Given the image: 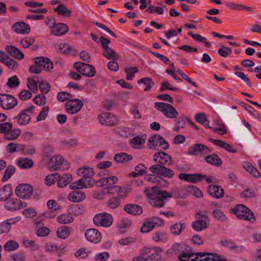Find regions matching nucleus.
Segmentation results:
<instances>
[{"instance_id": "obj_17", "label": "nucleus", "mask_w": 261, "mask_h": 261, "mask_svg": "<svg viewBox=\"0 0 261 261\" xmlns=\"http://www.w3.org/2000/svg\"><path fill=\"white\" fill-rule=\"evenodd\" d=\"M85 236L87 241L94 244L99 243L102 238L101 232L95 228L87 229L85 233Z\"/></svg>"}, {"instance_id": "obj_37", "label": "nucleus", "mask_w": 261, "mask_h": 261, "mask_svg": "<svg viewBox=\"0 0 261 261\" xmlns=\"http://www.w3.org/2000/svg\"><path fill=\"white\" fill-rule=\"evenodd\" d=\"M133 156L125 152L116 153L114 156V161L118 163H124L131 161Z\"/></svg>"}, {"instance_id": "obj_28", "label": "nucleus", "mask_w": 261, "mask_h": 261, "mask_svg": "<svg viewBox=\"0 0 261 261\" xmlns=\"http://www.w3.org/2000/svg\"><path fill=\"white\" fill-rule=\"evenodd\" d=\"M118 181V178L116 176H111L102 177L96 181V184L98 187L114 186Z\"/></svg>"}, {"instance_id": "obj_53", "label": "nucleus", "mask_w": 261, "mask_h": 261, "mask_svg": "<svg viewBox=\"0 0 261 261\" xmlns=\"http://www.w3.org/2000/svg\"><path fill=\"white\" fill-rule=\"evenodd\" d=\"M149 52L156 58L160 59L165 64L168 65L171 68H174V64L171 63L168 58L159 53L153 52L151 50H150Z\"/></svg>"}, {"instance_id": "obj_64", "label": "nucleus", "mask_w": 261, "mask_h": 261, "mask_svg": "<svg viewBox=\"0 0 261 261\" xmlns=\"http://www.w3.org/2000/svg\"><path fill=\"white\" fill-rule=\"evenodd\" d=\"M145 142V140L143 136H137L132 139L130 143L134 144V148H138L139 145L143 144Z\"/></svg>"}, {"instance_id": "obj_60", "label": "nucleus", "mask_w": 261, "mask_h": 261, "mask_svg": "<svg viewBox=\"0 0 261 261\" xmlns=\"http://www.w3.org/2000/svg\"><path fill=\"white\" fill-rule=\"evenodd\" d=\"M69 187L71 189L73 190L82 189L83 188H87V186L86 185L85 181L82 178L76 181L72 182Z\"/></svg>"}, {"instance_id": "obj_12", "label": "nucleus", "mask_w": 261, "mask_h": 261, "mask_svg": "<svg viewBox=\"0 0 261 261\" xmlns=\"http://www.w3.org/2000/svg\"><path fill=\"white\" fill-rule=\"evenodd\" d=\"M33 186L29 184H21L18 185L15 189L16 195L22 199L31 198L33 195Z\"/></svg>"}, {"instance_id": "obj_59", "label": "nucleus", "mask_w": 261, "mask_h": 261, "mask_svg": "<svg viewBox=\"0 0 261 261\" xmlns=\"http://www.w3.org/2000/svg\"><path fill=\"white\" fill-rule=\"evenodd\" d=\"M16 169L13 166H9L6 169L4 175L2 177V180L6 181L9 179L13 174L15 172Z\"/></svg>"}, {"instance_id": "obj_4", "label": "nucleus", "mask_w": 261, "mask_h": 261, "mask_svg": "<svg viewBox=\"0 0 261 261\" xmlns=\"http://www.w3.org/2000/svg\"><path fill=\"white\" fill-rule=\"evenodd\" d=\"M195 218L196 220L191 224L194 230L201 231L208 228L210 225V220L207 211H199L196 213Z\"/></svg>"}, {"instance_id": "obj_44", "label": "nucleus", "mask_w": 261, "mask_h": 261, "mask_svg": "<svg viewBox=\"0 0 261 261\" xmlns=\"http://www.w3.org/2000/svg\"><path fill=\"white\" fill-rule=\"evenodd\" d=\"M19 150L21 151L22 154L25 155H31L35 153L36 148L32 146H29L24 144L18 145Z\"/></svg>"}, {"instance_id": "obj_20", "label": "nucleus", "mask_w": 261, "mask_h": 261, "mask_svg": "<svg viewBox=\"0 0 261 261\" xmlns=\"http://www.w3.org/2000/svg\"><path fill=\"white\" fill-rule=\"evenodd\" d=\"M158 223H160L159 225H161L164 224V221L158 218H153L152 221L147 220L143 222L140 230L143 233H147L150 231Z\"/></svg>"}, {"instance_id": "obj_14", "label": "nucleus", "mask_w": 261, "mask_h": 261, "mask_svg": "<svg viewBox=\"0 0 261 261\" xmlns=\"http://www.w3.org/2000/svg\"><path fill=\"white\" fill-rule=\"evenodd\" d=\"M49 168L53 171L68 168V164L61 155H55L51 159L49 163Z\"/></svg>"}, {"instance_id": "obj_38", "label": "nucleus", "mask_w": 261, "mask_h": 261, "mask_svg": "<svg viewBox=\"0 0 261 261\" xmlns=\"http://www.w3.org/2000/svg\"><path fill=\"white\" fill-rule=\"evenodd\" d=\"M54 10L58 15L65 17H70L71 16V11L63 4L59 5Z\"/></svg>"}, {"instance_id": "obj_11", "label": "nucleus", "mask_w": 261, "mask_h": 261, "mask_svg": "<svg viewBox=\"0 0 261 261\" xmlns=\"http://www.w3.org/2000/svg\"><path fill=\"white\" fill-rule=\"evenodd\" d=\"M18 103L17 99L10 94L0 93V105L4 110L14 108Z\"/></svg>"}, {"instance_id": "obj_9", "label": "nucleus", "mask_w": 261, "mask_h": 261, "mask_svg": "<svg viewBox=\"0 0 261 261\" xmlns=\"http://www.w3.org/2000/svg\"><path fill=\"white\" fill-rule=\"evenodd\" d=\"M113 222L112 216L106 212L96 214L93 218L94 224L98 227H109L112 224Z\"/></svg>"}, {"instance_id": "obj_3", "label": "nucleus", "mask_w": 261, "mask_h": 261, "mask_svg": "<svg viewBox=\"0 0 261 261\" xmlns=\"http://www.w3.org/2000/svg\"><path fill=\"white\" fill-rule=\"evenodd\" d=\"M230 213L234 214L240 219L245 220L251 223L254 222L255 220L253 213L243 204H238L234 207L231 208Z\"/></svg>"}, {"instance_id": "obj_6", "label": "nucleus", "mask_w": 261, "mask_h": 261, "mask_svg": "<svg viewBox=\"0 0 261 261\" xmlns=\"http://www.w3.org/2000/svg\"><path fill=\"white\" fill-rule=\"evenodd\" d=\"M34 106L30 105L29 107L23 109L17 115L14 116L13 120L16 121L19 125H26L30 122L31 116L34 114Z\"/></svg>"}, {"instance_id": "obj_34", "label": "nucleus", "mask_w": 261, "mask_h": 261, "mask_svg": "<svg viewBox=\"0 0 261 261\" xmlns=\"http://www.w3.org/2000/svg\"><path fill=\"white\" fill-rule=\"evenodd\" d=\"M204 160L207 163L217 167L223 163L221 159L216 153L206 156Z\"/></svg>"}, {"instance_id": "obj_55", "label": "nucleus", "mask_w": 261, "mask_h": 261, "mask_svg": "<svg viewBox=\"0 0 261 261\" xmlns=\"http://www.w3.org/2000/svg\"><path fill=\"white\" fill-rule=\"evenodd\" d=\"M73 218L68 214H64L57 217V221L61 224H67L73 221Z\"/></svg>"}, {"instance_id": "obj_45", "label": "nucleus", "mask_w": 261, "mask_h": 261, "mask_svg": "<svg viewBox=\"0 0 261 261\" xmlns=\"http://www.w3.org/2000/svg\"><path fill=\"white\" fill-rule=\"evenodd\" d=\"M70 234L69 227L63 226L59 227L57 231V236L61 239H66Z\"/></svg>"}, {"instance_id": "obj_42", "label": "nucleus", "mask_w": 261, "mask_h": 261, "mask_svg": "<svg viewBox=\"0 0 261 261\" xmlns=\"http://www.w3.org/2000/svg\"><path fill=\"white\" fill-rule=\"evenodd\" d=\"M17 164L18 166L22 169H29L34 165L32 160L24 158L18 160Z\"/></svg>"}, {"instance_id": "obj_21", "label": "nucleus", "mask_w": 261, "mask_h": 261, "mask_svg": "<svg viewBox=\"0 0 261 261\" xmlns=\"http://www.w3.org/2000/svg\"><path fill=\"white\" fill-rule=\"evenodd\" d=\"M69 31V27L64 23H55L50 30L51 33L55 36H62L66 34Z\"/></svg>"}, {"instance_id": "obj_23", "label": "nucleus", "mask_w": 261, "mask_h": 261, "mask_svg": "<svg viewBox=\"0 0 261 261\" xmlns=\"http://www.w3.org/2000/svg\"><path fill=\"white\" fill-rule=\"evenodd\" d=\"M13 29L17 34L27 35L31 31L29 25L23 22H17L14 23Z\"/></svg>"}, {"instance_id": "obj_49", "label": "nucleus", "mask_w": 261, "mask_h": 261, "mask_svg": "<svg viewBox=\"0 0 261 261\" xmlns=\"http://www.w3.org/2000/svg\"><path fill=\"white\" fill-rule=\"evenodd\" d=\"M188 34L195 41L203 42L206 47H208L211 45V43L210 42L206 41V38L205 37L201 36L199 34H193L191 32H189L188 33Z\"/></svg>"}, {"instance_id": "obj_43", "label": "nucleus", "mask_w": 261, "mask_h": 261, "mask_svg": "<svg viewBox=\"0 0 261 261\" xmlns=\"http://www.w3.org/2000/svg\"><path fill=\"white\" fill-rule=\"evenodd\" d=\"M186 226L184 223L176 222L170 226V231L174 235H179Z\"/></svg>"}, {"instance_id": "obj_41", "label": "nucleus", "mask_w": 261, "mask_h": 261, "mask_svg": "<svg viewBox=\"0 0 261 261\" xmlns=\"http://www.w3.org/2000/svg\"><path fill=\"white\" fill-rule=\"evenodd\" d=\"M138 84L139 85L143 84L145 86L144 91L146 92L150 91L154 85V82L150 77L141 79L138 81Z\"/></svg>"}, {"instance_id": "obj_10", "label": "nucleus", "mask_w": 261, "mask_h": 261, "mask_svg": "<svg viewBox=\"0 0 261 261\" xmlns=\"http://www.w3.org/2000/svg\"><path fill=\"white\" fill-rule=\"evenodd\" d=\"M73 67L80 73L87 77H93L95 75L96 71L95 68L88 64L76 62Z\"/></svg>"}, {"instance_id": "obj_31", "label": "nucleus", "mask_w": 261, "mask_h": 261, "mask_svg": "<svg viewBox=\"0 0 261 261\" xmlns=\"http://www.w3.org/2000/svg\"><path fill=\"white\" fill-rule=\"evenodd\" d=\"M207 191L210 195L216 198H220L224 195V190L220 186L216 185H209Z\"/></svg>"}, {"instance_id": "obj_8", "label": "nucleus", "mask_w": 261, "mask_h": 261, "mask_svg": "<svg viewBox=\"0 0 261 261\" xmlns=\"http://www.w3.org/2000/svg\"><path fill=\"white\" fill-rule=\"evenodd\" d=\"M148 146L149 148L153 150H167L169 147V143L158 134L154 135L149 138Z\"/></svg>"}, {"instance_id": "obj_24", "label": "nucleus", "mask_w": 261, "mask_h": 261, "mask_svg": "<svg viewBox=\"0 0 261 261\" xmlns=\"http://www.w3.org/2000/svg\"><path fill=\"white\" fill-rule=\"evenodd\" d=\"M123 208L126 213L133 216L140 215L143 213L142 206L136 204H127Z\"/></svg>"}, {"instance_id": "obj_29", "label": "nucleus", "mask_w": 261, "mask_h": 261, "mask_svg": "<svg viewBox=\"0 0 261 261\" xmlns=\"http://www.w3.org/2000/svg\"><path fill=\"white\" fill-rule=\"evenodd\" d=\"M209 141L214 145L219 146L230 153H236L237 150L226 142L218 139L210 138Z\"/></svg>"}, {"instance_id": "obj_32", "label": "nucleus", "mask_w": 261, "mask_h": 261, "mask_svg": "<svg viewBox=\"0 0 261 261\" xmlns=\"http://www.w3.org/2000/svg\"><path fill=\"white\" fill-rule=\"evenodd\" d=\"M205 180L207 184L212 182V179L210 177H207L206 175L201 173H191L190 174L189 182L192 183H196L197 182Z\"/></svg>"}, {"instance_id": "obj_54", "label": "nucleus", "mask_w": 261, "mask_h": 261, "mask_svg": "<svg viewBox=\"0 0 261 261\" xmlns=\"http://www.w3.org/2000/svg\"><path fill=\"white\" fill-rule=\"evenodd\" d=\"M91 253V250L88 248L82 247L75 251L74 255L76 257H79L82 258H86Z\"/></svg>"}, {"instance_id": "obj_13", "label": "nucleus", "mask_w": 261, "mask_h": 261, "mask_svg": "<svg viewBox=\"0 0 261 261\" xmlns=\"http://www.w3.org/2000/svg\"><path fill=\"white\" fill-rule=\"evenodd\" d=\"M84 104L77 98L69 100L65 104V109L67 113L74 114L78 113L82 108Z\"/></svg>"}, {"instance_id": "obj_40", "label": "nucleus", "mask_w": 261, "mask_h": 261, "mask_svg": "<svg viewBox=\"0 0 261 261\" xmlns=\"http://www.w3.org/2000/svg\"><path fill=\"white\" fill-rule=\"evenodd\" d=\"M18 205L17 199H11L5 203V207L8 211L14 212L20 210Z\"/></svg>"}, {"instance_id": "obj_51", "label": "nucleus", "mask_w": 261, "mask_h": 261, "mask_svg": "<svg viewBox=\"0 0 261 261\" xmlns=\"http://www.w3.org/2000/svg\"><path fill=\"white\" fill-rule=\"evenodd\" d=\"M151 1L148 2V8L147 11L151 14L156 13L158 14L162 15L164 13V9L163 7H157L150 4Z\"/></svg>"}, {"instance_id": "obj_48", "label": "nucleus", "mask_w": 261, "mask_h": 261, "mask_svg": "<svg viewBox=\"0 0 261 261\" xmlns=\"http://www.w3.org/2000/svg\"><path fill=\"white\" fill-rule=\"evenodd\" d=\"M19 244L14 240L8 241L4 245V249L6 251H13L19 248Z\"/></svg>"}, {"instance_id": "obj_50", "label": "nucleus", "mask_w": 261, "mask_h": 261, "mask_svg": "<svg viewBox=\"0 0 261 261\" xmlns=\"http://www.w3.org/2000/svg\"><path fill=\"white\" fill-rule=\"evenodd\" d=\"M121 200L118 197L110 198L107 202V206L112 209H115L120 205Z\"/></svg>"}, {"instance_id": "obj_22", "label": "nucleus", "mask_w": 261, "mask_h": 261, "mask_svg": "<svg viewBox=\"0 0 261 261\" xmlns=\"http://www.w3.org/2000/svg\"><path fill=\"white\" fill-rule=\"evenodd\" d=\"M35 63L39 65L42 70L50 71L54 67V64L48 58L38 57L35 59Z\"/></svg>"}, {"instance_id": "obj_36", "label": "nucleus", "mask_w": 261, "mask_h": 261, "mask_svg": "<svg viewBox=\"0 0 261 261\" xmlns=\"http://www.w3.org/2000/svg\"><path fill=\"white\" fill-rule=\"evenodd\" d=\"M21 130L19 128H15L12 129L11 128L10 130L3 135V138L5 140L12 141L15 140L18 138L20 135Z\"/></svg>"}, {"instance_id": "obj_58", "label": "nucleus", "mask_w": 261, "mask_h": 261, "mask_svg": "<svg viewBox=\"0 0 261 261\" xmlns=\"http://www.w3.org/2000/svg\"><path fill=\"white\" fill-rule=\"evenodd\" d=\"M59 177L60 174L58 173L48 175L45 178V183L46 185L50 186L55 183L56 180H57V178Z\"/></svg>"}, {"instance_id": "obj_47", "label": "nucleus", "mask_w": 261, "mask_h": 261, "mask_svg": "<svg viewBox=\"0 0 261 261\" xmlns=\"http://www.w3.org/2000/svg\"><path fill=\"white\" fill-rule=\"evenodd\" d=\"M69 212L71 215L77 216L83 214L85 212V209L82 205L72 204L70 206Z\"/></svg>"}, {"instance_id": "obj_25", "label": "nucleus", "mask_w": 261, "mask_h": 261, "mask_svg": "<svg viewBox=\"0 0 261 261\" xmlns=\"http://www.w3.org/2000/svg\"><path fill=\"white\" fill-rule=\"evenodd\" d=\"M12 185L8 184L0 189V201H5L12 195Z\"/></svg>"}, {"instance_id": "obj_26", "label": "nucleus", "mask_w": 261, "mask_h": 261, "mask_svg": "<svg viewBox=\"0 0 261 261\" xmlns=\"http://www.w3.org/2000/svg\"><path fill=\"white\" fill-rule=\"evenodd\" d=\"M221 244L224 247H228L231 250L234 251V252L239 253L243 252L245 247L244 246H238L231 240H223L220 242Z\"/></svg>"}, {"instance_id": "obj_57", "label": "nucleus", "mask_w": 261, "mask_h": 261, "mask_svg": "<svg viewBox=\"0 0 261 261\" xmlns=\"http://www.w3.org/2000/svg\"><path fill=\"white\" fill-rule=\"evenodd\" d=\"M35 41V39L31 37H24L20 41V43L24 48H29L33 45Z\"/></svg>"}, {"instance_id": "obj_61", "label": "nucleus", "mask_w": 261, "mask_h": 261, "mask_svg": "<svg viewBox=\"0 0 261 261\" xmlns=\"http://www.w3.org/2000/svg\"><path fill=\"white\" fill-rule=\"evenodd\" d=\"M243 106L254 118L257 119H260L261 118L260 115L252 106L247 103H243Z\"/></svg>"}, {"instance_id": "obj_39", "label": "nucleus", "mask_w": 261, "mask_h": 261, "mask_svg": "<svg viewBox=\"0 0 261 261\" xmlns=\"http://www.w3.org/2000/svg\"><path fill=\"white\" fill-rule=\"evenodd\" d=\"M227 7L231 9L235 10H246L248 11L254 12V9L249 6H246L242 4H236L234 3H228L227 4Z\"/></svg>"}, {"instance_id": "obj_2", "label": "nucleus", "mask_w": 261, "mask_h": 261, "mask_svg": "<svg viewBox=\"0 0 261 261\" xmlns=\"http://www.w3.org/2000/svg\"><path fill=\"white\" fill-rule=\"evenodd\" d=\"M146 193L148 197L149 203L155 207H162L165 205L164 200L172 197V193L166 191L159 190L158 186H153L150 189L146 190Z\"/></svg>"}, {"instance_id": "obj_16", "label": "nucleus", "mask_w": 261, "mask_h": 261, "mask_svg": "<svg viewBox=\"0 0 261 261\" xmlns=\"http://www.w3.org/2000/svg\"><path fill=\"white\" fill-rule=\"evenodd\" d=\"M77 174L81 177V178L87 182L88 185L90 187L92 186L94 181L92 180V176L94 174L93 168L90 167H83L77 170Z\"/></svg>"}, {"instance_id": "obj_27", "label": "nucleus", "mask_w": 261, "mask_h": 261, "mask_svg": "<svg viewBox=\"0 0 261 261\" xmlns=\"http://www.w3.org/2000/svg\"><path fill=\"white\" fill-rule=\"evenodd\" d=\"M86 198L84 192L75 190L71 192L68 195V199L74 203H77L83 201Z\"/></svg>"}, {"instance_id": "obj_15", "label": "nucleus", "mask_w": 261, "mask_h": 261, "mask_svg": "<svg viewBox=\"0 0 261 261\" xmlns=\"http://www.w3.org/2000/svg\"><path fill=\"white\" fill-rule=\"evenodd\" d=\"M211 152L206 146L199 143L191 146L188 150L189 154L196 156L210 154Z\"/></svg>"}, {"instance_id": "obj_33", "label": "nucleus", "mask_w": 261, "mask_h": 261, "mask_svg": "<svg viewBox=\"0 0 261 261\" xmlns=\"http://www.w3.org/2000/svg\"><path fill=\"white\" fill-rule=\"evenodd\" d=\"M16 221L13 219H8L0 223V234L8 232L11 228V224H14L20 220L19 217L16 218Z\"/></svg>"}, {"instance_id": "obj_63", "label": "nucleus", "mask_w": 261, "mask_h": 261, "mask_svg": "<svg viewBox=\"0 0 261 261\" xmlns=\"http://www.w3.org/2000/svg\"><path fill=\"white\" fill-rule=\"evenodd\" d=\"M213 216L218 220L222 222H224L227 219L223 212L219 209H216L214 210L213 212Z\"/></svg>"}, {"instance_id": "obj_30", "label": "nucleus", "mask_w": 261, "mask_h": 261, "mask_svg": "<svg viewBox=\"0 0 261 261\" xmlns=\"http://www.w3.org/2000/svg\"><path fill=\"white\" fill-rule=\"evenodd\" d=\"M6 50L12 57L18 60H22L24 58L23 53L18 48L13 45H7Z\"/></svg>"}, {"instance_id": "obj_52", "label": "nucleus", "mask_w": 261, "mask_h": 261, "mask_svg": "<svg viewBox=\"0 0 261 261\" xmlns=\"http://www.w3.org/2000/svg\"><path fill=\"white\" fill-rule=\"evenodd\" d=\"M102 55L105 57L110 60H116L118 57L116 52L111 47L104 49V51L102 53Z\"/></svg>"}, {"instance_id": "obj_7", "label": "nucleus", "mask_w": 261, "mask_h": 261, "mask_svg": "<svg viewBox=\"0 0 261 261\" xmlns=\"http://www.w3.org/2000/svg\"><path fill=\"white\" fill-rule=\"evenodd\" d=\"M154 108L162 112L167 118L173 119L178 116V113L176 109L171 104L163 102H156L154 104Z\"/></svg>"}, {"instance_id": "obj_56", "label": "nucleus", "mask_w": 261, "mask_h": 261, "mask_svg": "<svg viewBox=\"0 0 261 261\" xmlns=\"http://www.w3.org/2000/svg\"><path fill=\"white\" fill-rule=\"evenodd\" d=\"M6 85L11 88H15L19 86L20 82L18 77L15 75L8 79Z\"/></svg>"}, {"instance_id": "obj_1", "label": "nucleus", "mask_w": 261, "mask_h": 261, "mask_svg": "<svg viewBox=\"0 0 261 261\" xmlns=\"http://www.w3.org/2000/svg\"><path fill=\"white\" fill-rule=\"evenodd\" d=\"M153 161L157 164L151 166L149 170L152 173L156 174L165 178H172L174 173L171 169L165 167L172 164V157L168 154L160 151L153 155Z\"/></svg>"}, {"instance_id": "obj_62", "label": "nucleus", "mask_w": 261, "mask_h": 261, "mask_svg": "<svg viewBox=\"0 0 261 261\" xmlns=\"http://www.w3.org/2000/svg\"><path fill=\"white\" fill-rule=\"evenodd\" d=\"M73 96L66 92H60L57 94V99L60 102H64L72 98Z\"/></svg>"}, {"instance_id": "obj_35", "label": "nucleus", "mask_w": 261, "mask_h": 261, "mask_svg": "<svg viewBox=\"0 0 261 261\" xmlns=\"http://www.w3.org/2000/svg\"><path fill=\"white\" fill-rule=\"evenodd\" d=\"M72 180V176L69 173H66L57 178V185L60 188H64L68 185Z\"/></svg>"}, {"instance_id": "obj_18", "label": "nucleus", "mask_w": 261, "mask_h": 261, "mask_svg": "<svg viewBox=\"0 0 261 261\" xmlns=\"http://www.w3.org/2000/svg\"><path fill=\"white\" fill-rule=\"evenodd\" d=\"M98 119L102 125L106 126L116 125L118 123V120L116 116L111 113H105L99 115Z\"/></svg>"}, {"instance_id": "obj_5", "label": "nucleus", "mask_w": 261, "mask_h": 261, "mask_svg": "<svg viewBox=\"0 0 261 261\" xmlns=\"http://www.w3.org/2000/svg\"><path fill=\"white\" fill-rule=\"evenodd\" d=\"M171 249L175 254L179 255L180 261H190V258L194 255L191 248L186 244L175 243Z\"/></svg>"}, {"instance_id": "obj_46", "label": "nucleus", "mask_w": 261, "mask_h": 261, "mask_svg": "<svg viewBox=\"0 0 261 261\" xmlns=\"http://www.w3.org/2000/svg\"><path fill=\"white\" fill-rule=\"evenodd\" d=\"M195 119L196 121L206 128H211V127L208 125L209 121L206 118V115L204 113H197L195 115Z\"/></svg>"}, {"instance_id": "obj_19", "label": "nucleus", "mask_w": 261, "mask_h": 261, "mask_svg": "<svg viewBox=\"0 0 261 261\" xmlns=\"http://www.w3.org/2000/svg\"><path fill=\"white\" fill-rule=\"evenodd\" d=\"M141 254L144 255L145 261H158L161 258V255L160 253L149 247L142 249Z\"/></svg>"}]
</instances>
